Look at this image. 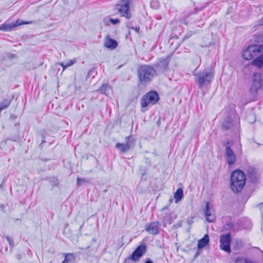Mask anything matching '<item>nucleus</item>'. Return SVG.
<instances>
[{
    "mask_svg": "<svg viewBox=\"0 0 263 263\" xmlns=\"http://www.w3.org/2000/svg\"><path fill=\"white\" fill-rule=\"evenodd\" d=\"M137 74L141 84L146 85L148 84L152 78L155 76L156 70L154 67L151 66L143 65L138 68Z\"/></svg>",
    "mask_w": 263,
    "mask_h": 263,
    "instance_id": "f257e3e1",
    "label": "nucleus"
},
{
    "mask_svg": "<svg viewBox=\"0 0 263 263\" xmlns=\"http://www.w3.org/2000/svg\"><path fill=\"white\" fill-rule=\"evenodd\" d=\"M246 175L240 170H236L232 172L231 176L230 187L235 193L240 192L246 183Z\"/></svg>",
    "mask_w": 263,
    "mask_h": 263,
    "instance_id": "f03ea898",
    "label": "nucleus"
},
{
    "mask_svg": "<svg viewBox=\"0 0 263 263\" xmlns=\"http://www.w3.org/2000/svg\"><path fill=\"white\" fill-rule=\"evenodd\" d=\"M259 40H260L259 45L249 46L243 51L242 57L245 60H252L258 54L263 52V33L259 36Z\"/></svg>",
    "mask_w": 263,
    "mask_h": 263,
    "instance_id": "7ed1b4c3",
    "label": "nucleus"
},
{
    "mask_svg": "<svg viewBox=\"0 0 263 263\" xmlns=\"http://www.w3.org/2000/svg\"><path fill=\"white\" fill-rule=\"evenodd\" d=\"M214 76L212 70L205 69L195 74L196 83L199 88H201L211 82Z\"/></svg>",
    "mask_w": 263,
    "mask_h": 263,
    "instance_id": "20e7f679",
    "label": "nucleus"
},
{
    "mask_svg": "<svg viewBox=\"0 0 263 263\" xmlns=\"http://www.w3.org/2000/svg\"><path fill=\"white\" fill-rule=\"evenodd\" d=\"M239 127V119L237 115L232 111L227 116L222 124V128L224 130L238 129Z\"/></svg>",
    "mask_w": 263,
    "mask_h": 263,
    "instance_id": "39448f33",
    "label": "nucleus"
},
{
    "mask_svg": "<svg viewBox=\"0 0 263 263\" xmlns=\"http://www.w3.org/2000/svg\"><path fill=\"white\" fill-rule=\"evenodd\" d=\"M116 9L121 17L126 19H130L132 17V13L129 9V4L128 0H121L118 2L116 5Z\"/></svg>",
    "mask_w": 263,
    "mask_h": 263,
    "instance_id": "423d86ee",
    "label": "nucleus"
},
{
    "mask_svg": "<svg viewBox=\"0 0 263 263\" xmlns=\"http://www.w3.org/2000/svg\"><path fill=\"white\" fill-rule=\"evenodd\" d=\"M263 84L261 74L259 73H254L252 76V84L250 89V92L253 95H256L261 88Z\"/></svg>",
    "mask_w": 263,
    "mask_h": 263,
    "instance_id": "0eeeda50",
    "label": "nucleus"
},
{
    "mask_svg": "<svg viewBox=\"0 0 263 263\" xmlns=\"http://www.w3.org/2000/svg\"><path fill=\"white\" fill-rule=\"evenodd\" d=\"M233 142L227 141L225 146V158L229 166L233 165L236 161V155L231 148Z\"/></svg>",
    "mask_w": 263,
    "mask_h": 263,
    "instance_id": "6e6552de",
    "label": "nucleus"
},
{
    "mask_svg": "<svg viewBox=\"0 0 263 263\" xmlns=\"http://www.w3.org/2000/svg\"><path fill=\"white\" fill-rule=\"evenodd\" d=\"M147 247L145 243L139 246L133 252L132 255L128 257V259H130L135 262L140 260V258L145 253Z\"/></svg>",
    "mask_w": 263,
    "mask_h": 263,
    "instance_id": "1a4fd4ad",
    "label": "nucleus"
},
{
    "mask_svg": "<svg viewBox=\"0 0 263 263\" xmlns=\"http://www.w3.org/2000/svg\"><path fill=\"white\" fill-rule=\"evenodd\" d=\"M231 235L230 233L223 234L220 236V248L221 250L228 252H231Z\"/></svg>",
    "mask_w": 263,
    "mask_h": 263,
    "instance_id": "9d476101",
    "label": "nucleus"
},
{
    "mask_svg": "<svg viewBox=\"0 0 263 263\" xmlns=\"http://www.w3.org/2000/svg\"><path fill=\"white\" fill-rule=\"evenodd\" d=\"M126 143H117L116 144V148L118 150L120 151L122 153H126L128 152L132 146L134 145V140L133 138H132L130 136H128L126 137Z\"/></svg>",
    "mask_w": 263,
    "mask_h": 263,
    "instance_id": "9b49d317",
    "label": "nucleus"
},
{
    "mask_svg": "<svg viewBox=\"0 0 263 263\" xmlns=\"http://www.w3.org/2000/svg\"><path fill=\"white\" fill-rule=\"evenodd\" d=\"M170 62V59L167 57L162 60H160L158 62L154 64L153 66L154 67L156 73H158L163 72L165 70L167 69L168 65Z\"/></svg>",
    "mask_w": 263,
    "mask_h": 263,
    "instance_id": "f8f14e48",
    "label": "nucleus"
},
{
    "mask_svg": "<svg viewBox=\"0 0 263 263\" xmlns=\"http://www.w3.org/2000/svg\"><path fill=\"white\" fill-rule=\"evenodd\" d=\"M160 224L159 221H154L146 224L145 226V231L151 235H156L159 233Z\"/></svg>",
    "mask_w": 263,
    "mask_h": 263,
    "instance_id": "ddd939ff",
    "label": "nucleus"
},
{
    "mask_svg": "<svg viewBox=\"0 0 263 263\" xmlns=\"http://www.w3.org/2000/svg\"><path fill=\"white\" fill-rule=\"evenodd\" d=\"M247 176L252 183H256L259 180L260 174L258 171L253 167H249L247 170Z\"/></svg>",
    "mask_w": 263,
    "mask_h": 263,
    "instance_id": "4468645a",
    "label": "nucleus"
},
{
    "mask_svg": "<svg viewBox=\"0 0 263 263\" xmlns=\"http://www.w3.org/2000/svg\"><path fill=\"white\" fill-rule=\"evenodd\" d=\"M210 202H206L204 212L207 221L210 222H213L215 221L216 216L214 210L210 208Z\"/></svg>",
    "mask_w": 263,
    "mask_h": 263,
    "instance_id": "2eb2a0df",
    "label": "nucleus"
},
{
    "mask_svg": "<svg viewBox=\"0 0 263 263\" xmlns=\"http://www.w3.org/2000/svg\"><path fill=\"white\" fill-rule=\"evenodd\" d=\"M150 101L151 104L154 105L156 104L159 100V96L156 91H150L145 95Z\"/></svg>",
    "mask_w": 263,
    "mask_h": 263,
    "instance_id": "dca6fc26",
    "label": "nucleus"
},
{
    "mask_svg": "<svg viewBox=\"0 0 263 263\" xmlns=\"http://www.w3.org/2000/svg\"><path fill=\"white\" fill-rule=\"evenodd\" d=\"M118 46L117 42L114 40L109 38L108 36L106 37L105 42L104 43V46L107 48L114 49L116 48Z\"/></svg>",
    "mask_w": 263,
    "mask_h": 263,
    "instance_id": "f3484780",
    "label": "nucleus"
},
{
    "mask_svg": "<svg viewBox=\"0 0 263 263\" xmlns=\"http://www.w3.org/2000/svg\"><path fill=\"white\" fill-rule=\"evenodd\" d=\"M209 242V237L208 234H205L203 238L198 240L197 247L199 249H201L205 247Z\"/></svg>",
    "mask_w": 263,
    "mask_h": 263,
    "instance_id": "a211bd4d",
    "label": "nucleus"
},
{
    "mask_svg": "<svg viewBox=\"0 0 263 263\" xmlns=\"http://www.w3.org/2000/svg\"><path fill=\"white\" fill-rule=\"evenodd\" d=\"M253 64L258 68H261L263 65V54L260 55L254 59L253 62Z\"/></svg>",
    "mask_w": 263,
    "mask_h": 263,
    "instance_id": "6ab92c4d",
    "label": "nucleus"
},
{
    "mask_svg": "<svg viewBox=\"0 0 263 263\" xmlns=\"http://www.w3.org/2000/svg\"><path fill=\"white\" fill-rule=\"evenodd\" d=\"M183 197V190L181 188H179L177 190L174 194V198L176 201V202L180 201Z\"/></svg>",
    "mask_w": 263,
    "mask_h": 263,
    "instance_id": "aec40b11",
    "label": "nucleus"
},
{
    "mask_svg": "<svg viewBox=\"0 0 263 263\" xmlns=\"http://www.w3.org/2000/svg\"><path fill=\"white\" fill-rule=\"evenodd\" d=\"M75 256L73 254H68L65 256V259L62 263H73Z\"/></svg>",
    "mask_w": 263,
    "mask_h": 263,
    "instance_id": "412c9836",
    "label": "nucleus"
},
{
    "mask_svg": "<svg viewBox=\"0 0 263 263\" xmlns=\"http://www.w3.org/2000/svg\"><path fill=\"white\" fill-rule=\"evenodd\" d=\"M140 102L142 108L146 107L151 104L150 101H149L146 95H144L142 97L140 100Z\"/></svg>",
    "mask_w": 263,
    "mask_h": 263,
    "instance_id": "4be33fe9",
    "label": "nucleus"
},
{
    "mask_svg": "<svg viewBox=\"0 0 263 263\" xmlns=\"http://www.w3.org/2000/svg\"><path fill=\"white\" fill-rule=\"evenodd\" d=\"M110 88V87L108 84H103L97 91L107 95V93Z\"/></svg>",
    "mask_w": 263,
    "mask_h": 263,
    "instance_id": "5701e85b",
    "label": "nucleus"
},
{
    "mask_svg": "<svg viewBox=\"0 0 263 263\" xmlns=\"http://www.w3.org/2000/svg\"><path fill=\"white\" fill-rule=\"evenodd\" d=\"M105 24L108 25L109 22L111 23L114 25H116L120 23V20L119 18H105L103 20Z\"/></svg>",
    "mask_w": 263,
    "mask_h": 263,
    "instance_id": "b1692460",
    "label": "nucleus"
},
{
    "mask_svg": "<svg viewBox=\"0 0 263 263\" xmlns=\"http://www.w3.org/2000/svg\"><path fill=\"white\" fill-rule=\"evenodd\" d=\"M76 60L74 59V60H70L66 63H64V62L60 63V65L61 66H62V67L63 68V70H65L68 67H69V66L72 65L74 63H76Z\"/></svg>",
    "mask_w": 263,
    "mask_h": 263,
    "instance_id": "393cba45",
    "label": "nucleus"
},
{
    "mask_svg": "<svg viewBox=\"0 0 263 263\" xmlns=\"http://www.w3.org/2000/svg\"><path fill=\"white\" fill-rule=\"evenodd\" d=\"M247 120L249 123H254L256 121L255 115L253 113L249 114L247 117Z\"/></svg>",
    "mask_w": 263,
    "mask_h": 263,
    "instance_id": "a878e982",
    "label": "nucleus"
},
{
    "mask_svg": "<svg viewBox=\"0 0 263 263\" xmlns=\"http://www.w3.org/2000/svg\"><path fill=\"white\" fill-rule=\"evenodd\" d=\"M163 221L164 224H171L172 223V217L170 214H167L165 215V216L163 218Z\"/></svg>",
    "mask_w": 263,
    "mask_h": 263,
    "instance_id": "bb28decb",
    "label": "nucleus"
},
{
    "mask_svg": "<svg viewBox=\"0 0 263 263\" xmlns=\"http://www.w3.org/2000/svg\"><path fill=\"white\" fill-rule=\"evenodd\" d=\"M10 101L9 100H4L1 104H0V112L4 109L6 108L10 105Z\"/></svg>",
    "mask_w": 263,
    "mask_h": 263,
    "instance_id": "cd10ccee",
    "label": "nucleus"
},
{
    "mask_svg": "<svg viewBox=\"0 0 263 263\" xmlns=\"http://www.w3.org/2000/svg\"><path fill=\"white\" fill-rule=\"evenodd\" d=\"M77 180V185L78 186H81V185H82L83 184L88 183L89 182V180H87L84 178H81L78 177Z\"/></svg>",
    "mask_w": 263,
    "mask_h": 263,
    "instance_id": "c85d7f7f",
    "label": "nucleus"
},
{
    "mask_svg": "<svg viewBox=\"0 0 263 263\" xmlns=\"http://www.w3.org/2000/svg\"><path fill=\"white\" fill-rule=\"evenodd\" d=\"M29 23H29V22H24L21 21L20 20H17L15 24H8V25L10 26L11 27V30L12 28H14L15 27L21 25L22 24H29Z\"/></svg>",
    "mask_w": 263,
    "mask_h": 263,
    "instance_id": "c756f323",
    "label": "nucleus"
},
{
    "mask_svg": "<svg viewBox=\"0 0 263 263\" xmlns=\"http://www.w3.org/2000/svg\"><path fill=\"white\" fill-rule=\"evenodd\" d=\"M235 263H253L251 260L247 258L238 257L236 259Z\"/></svg>",
    "mask_w": 263,
    "mask_h": 263,
    "instance_id": "7c9ffc66",
    "label": "nucleus"
},
{
    "mask_svg": "<svg viewBox=\"0 0 263 263\" xmlns=\"http://www.w3.org/2000/svg\"><path fill=\"white\" fill-rule=\"evenodd\" d=\"M11 27L8 24H4L0 26V30L8 31L11 30Z\"/></svg>",
    "mask_w": 263,
    "mask_h": 263,
    "instance_id": "2f4dec72",
    "label": "nucleus"
},
{
    "mask_svg": "<svg viewBox=\"0 0 263 263\" xmlns=\"http://www.w3.org/2000/svg\"><path fill=\"white\" fill-rule=\"evenodd\" d=\"M235 242L236 243V246L235 247L236 248V249L237 250L242 247V242L241 240L236 239L235 240Z\"/></svg>",
    "mask_w": 263,
    "mask_h": 263,
    "instance_id": "473e14b6",
    "label": "nucleus"
},
{
    "mask_svg": "<svg viewBox=\"0 0 263 263\" xmlns=\"http://www.w3.org/2000/svg\"><path fill=\"white\" fill-rule=\"evenodd\" d=\"M6 238L7 240V241H8L11 249L13 248L14 246V242L13 240L10 237L8 236L6 237Z\"/></svg>",
    "mask_w": 263,
    "mask_h": 263,
    "instance_id": "72a5a7b5",
    "label": "nucleus"
},
{
    "mask_svg": "<svg viewBox=\"0 0 263 263\" xmlns=\"http://www.w3.org/2000/svg\"><path fill=\"white\" fill-rule=\"evenodd\" d=\"M190 16V14H189V13H186V14H185L184 16H185V18H184V20L183 21V23L185 25H187L188 24V21H186V20L187 18V17H189V16Z\"/></svg>",
    "mask_w": 263,
    "mask_h": 263,
    "instance_id": "f704fd0d",
    "label": "nucleus"
},
{
    "mask_svg": "<svg viewBox=\"0 0 263 263\" xmlns=\"http://www.w3.org/2000/svg\"><path fill=\"white\" fill-rule=\"evenodd\" d=\"M258 206H259V208H260V212H261V216H262V218H263V202H262V203H260V204L258 205Z\"/></svg>",
    "mask_w": 263,
    "mask_h": 263,
    "instance_id": "c9c22d12",
    "label": "nucleus"
},
{
    "mask_svg": "<svg viewBox=\"0 0 263 263\" xmlns=\"http://www.w3.org/2000/svg\"><path fill=\"white\" fill-rule=\"evenodd\" d=\"M93 71H94L93 69H91V70H90L88 71L87 77H91V76H92V73H93ZM94 77V76H92V77Z\"/></svg>",
    "mask_w": 263,
    "mask_h": 263,
    "instance_id": "e433bc0d",
    "label": "nucleus"
},
{
    "mask_svg": "<svg viewBox=\"0 0 263 263\" xmlns=\"http://www.w3.org/2000/svg\"><path fill=\"white\" fill-rule=\"evenodd\" d=\"M53 185H57L59 184L58 180L57 178H53L52 179Z\"/></svg>",
    "mask_w": 263,
    "mask_h": 263,
    "instance_id": "4c0bfd02",
    "label": "nucleus"
},
{
    "mask_svg": "<svg viewBox=\"0 0 263 263\" xmlns=\"http://www.w3.org/2000/svg\"><path fill=\"white\" fill-rule=\"evenodd\" d=\"M132 29L134 30L136 32H138L140 30V28L139 27H132Z\"/></svg>",
    "mask_w": 263,
    "mask_h": 263,
    "instance_id": "58836bf2",
    "label": "nucleus"
},
{
    "mask_svg": "<svg viewBox=\"0 0 263 263\" xmlns=\"http://www.w3.org/2000/svg\"><path fill=\"white\" fill-rule=\"evenodd\" d=\"M145 263H153V262L149 258H147Z\"/></svg>",
    "mask_w": 263,
    "mask_h": 263,
    "instance_id": "ea45409f",
    "label": "nucleus"
},
{
    "mask_svg": "<svg viewBox=\"0 0 263 263\" xmlns=\"http://www.w3.org/2000/svg\"><path fill=\"white\" fill-rule=\"evenodd\" d=\"M191 35H192V33H188L184 36V39H187V38L190 37V36H191Z\"/></svg>",
    "mask_w": 263,
    "mask_h": 263,
    "instance_id": "a19ab883",
    "label": "nucleus"
},
{
    "mask_svg": "<svg viewBox=\"0 0 263 263\" xmlns=\"http://www.w3.org/2000/svg\"><path fill=\"white\" fill-rule=\"evenodd\" d=\"M90 247V245H88V246H87L85 248H81V249L82 250H87V249H89Z\"/></svg>",
    "mask_w": 263,
    "mask_h": 263,
    "instance_id": "79ce46f5",
    "label": "nucleus"
},
{
    "mask_svg": "<svg viewBox=\"0 0 263 263\" xmlns=\"http://www.w3.org/2000/svg\"><path fill=\"white\" fill-rule=\"evenodd\" d=\"M155 3H156V2L155 1H153L152 3H151V5L152 6Z\"/></svg>",
    "mask_w": 263,
    "mask_h": 263,
    "instance_id": "37998d69",
    "label": "nucleus"
},
{
    "mask_svg": "<svg viewBox=\"0 0 263 263\" xmlns=\"http://www.w3.org/2000/svg\"><path fill=\"white\" fill-rule=\"evenodd\" d=\"M82 228V226H81L80 227L79 230L81 231Z\"/></svg>",
    "mask_w": 263,
    "mask_h": 263,
    "instance_id": "c03bdc74",
    "label": "nucleus"
},
{
    "mask_svg": "<svg viewBox=\"0 0 263 263\" xmlns=\"http://www.w3.org/2000/svg\"><path fill=\"white\" fill-rule=\"evenodd\" d=\"M14 56H15L14 55L11 54V57H10V58H12V57H14Z\"/></svg>",
    "mask_w": 263,
    "mask_h": 263,
    "instance_id": "a18cd8bd",
    "label": "nucleus"
},
{
    "mask_svg": "<svg viewBox=\"0 0 263 263\" xmlns=\"http://www.w3.org/2000/svg\"><path fill=\"white\" fill-rule=\"evenodd\" d=\"M92 240L95 241L96 239H95V238H93Z\"/></svg>",
    "mask_w": 263,
    "mask_h": 263,
    "instance_id": "49530a36",
    "label": "nucleus"
}]
</instances>
